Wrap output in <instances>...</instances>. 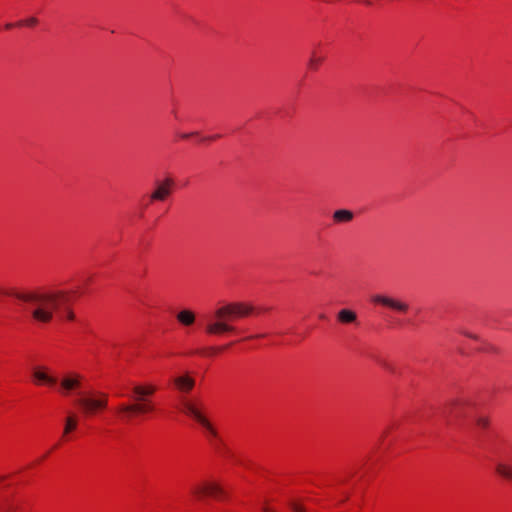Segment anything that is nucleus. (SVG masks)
Listing matches in <instances>:
<instances>
[{
  "label": "nucleus",
  "instance_id": "1",
  "mask_svg": "<svg viewBox=\"0 0 512 512\" xmlns=\"http://www.w3.org/2000/svg\"><path fill=\"white\" fill-rule=\"evenodd\" d=\"M12 295L29 304L32 317L38 322L48 323L53 319L54 314L61 320H74L71 296L66 291H30Z\"/></svg>",
  "mask_w": 512,
  "mask_h": 512
},
{
  "label": "nucleus",
  "instance_id": "2",
  "mask_svg": "<svg viewBox=\"0 0 512 512\" xmlns=\"http://www.w3.org/2000/svg\"><path fill=\"white\" fill-rule=\"evenodd\" d=\"M254 307L243 302H232L215 309L205 317V331L209 335L235 333L236 328L230 323L236 318L250 315Z\"/></svg>",
  "mask_w": 512,
  "mask_h": 512
},
{
  "label": "nucleus",
  "instance_id": "3",
  "mask_svg": "<svg viewBox=\"0 0 512 512\" xmlns=\"http://www.w3.org/2000/svg\"><path fill=\"white\" fill-rule=\"evenodd\" d=\"M83 413L86 415H92L99 410L106 409L108 405V397L105 393L98 392L90 396H83L76 400Z\"/></svg>",
  "mask_w": 512,
  "mask_h": 512
},
{
  "label": "nucleus",
  "instance_id": "4",
  "mask_svg": "<svg viewBox=\"0 0 512 512\" xmlns=\"http://www.w3.org/2000/svg\"><path fill=\"white\" fill-rule=\"evenodd\" d=\"M181 410L183 413L198 422L211 436H217L216 430L206 418V416L202 413L201 408L197 404L190 400L183 399L181 402Z\"/></svg>",
  "mask_w": 512,
  "mask_h": 512
},
{
  "label": "nucleus",
  "instance_id": "5",
  "mask_svg": "<svg viewBox=\"0 0 512 512\" xmlns=\"http://www.w3.org/2000/svg\"><path fill=\"white\" fill-rule=\"evenodd\" d=\"M120 414H123L125 420H129L133 415L149 414L155 411V405L150 399L134 401V403H122L117 408Z\"/></svg>",
  "mask_w": 512,
  "mask_h": 512
},
{
  "label": "nucleus",
  "instance_id": "6",
  "mask_svg": "<svg viewBox=\"0 0 512 512\" xmlns=\"http://www.w3.org/2000/svg\"><path fill=\"white\" fill-rule=\"evenodd\" d=\"M191 493L199 500L206 496L221 498L226 496L223 487L215 481H202L191 487Z\"/></svg>",
  "mask_w": 512,
  "mask_h": 512
},
{
  "label": "nucleus",
  "instance_id": "7",
  "mask_svg": "<svg viewBox=\"0 0 512 512\" xmlns=\"http://www.w3.org/2000/svg\"><path fill=\"white\" fill-rule=\"evenodd\" d=\"M471 403L467 400H452L442 411V415L448 423L464 418L468 414Z\"/></svg>",
  "mask_w": 512,
  "mask_h": 512
},
{
  "label": "nucleus",
  "instance_id": "8",
  "mask_svg": "<svg viewBox=\"0 0 512 512\" xmlns=\"http://www.w3.org/2000/svg\"><path fill=\"white\" fill-rule=\"evenodd\" d=\"M372 301L400 313H406L409 310V305L406 302L384 295H374Z\"/></svg>",
  "mask_w": 512,
  "mask_h": 512
},
{
  "label": "nucleus",
  "instance_id": "9",
  "mask_svg": "<svg viewBox=\"0 0 512 512\" xmlns=\"http://www.w3.org/2000/svg\"><path fill=\"white\" fill-rule=\"evenodd\" d=\"M174 181L172 178H166L161 182H158L155 190L151 194L152 201H164L172 191Z\"/></svg>",
  "mask_w": 512,
  "mask_h": 512
},
{
  "label": "nucleus",
  "instance_id": "10",
  "mask_svg": "<svg viewBox=\"0 0 512 512\" xmlns=\"http://www.w3.org/2000/svg\"><path fill=\"white\" fill-rule=\"evenodd\" d=\"M81 386V376L79 374H68L62 378L60 388L64 395L73 390H77Z\"/></svg>",
  "mask_w": 512,
  "mask_h": 512
},
{
  "label": "nucleus",
  "instance_id": "11",
  "mask_svg": "<svg viewBox=\"0 0 512 512\" xmlns=\"http://www.w3.org/2000/svg\"><path fill=\"white\" fill-rule=\"evenodd\" d=\"M156 390V386L152 384L136 385L132 388V398L134 401L149 399V397L152 396L156 392Z\"/></svg>",
  "mask_w": 512,
  "mask_h": 512
},
{
  "label": "nucleus",
  "instance_id": "12",
  "mask_svg": "<svg viewBox=\"0 0 512 512\" xmlns=\"http://www.w3.org/2000/svg\"><path fill=\"white\" fill-rule=\"evenodd\" d=\"M33 378L38 383H44L50 386H54L57 383V379L50 376L45 369L35 368L33 371Z\"/></svg>",
  "mask_w": 512,
  "mask_h": 512
},
{
  "label": "nucleus",
  "instance_id": "13",
  "mask_svg": "<svg viewBox=\"0 0 512 512\" xmlns=\"http://www.w3.org/2000/svg\"><path fill=\"white\" fill-rule=\"evenodd\" d=\"M174 384L181 392H189L194 387L195 381L189 376H179L174 379Z\"/></svg>",
  "mask_w": 512,
  "mask_h": 512
},
{
  "label": "nucleus",
  "instance_id": "14",
  "mask_svg": "<svg viewBox=\"0 0 512 512\" xmlns=\"http://www.w3.org/2000/svg\"><path fill=\"white\" fill-rule=\"evenodd\" d=\"M332 217L336 223H348L353 220L354 214L348 209H339L333 213Z\"/></svg>",
  "mask_w": 512,
  "mask_h": 512
},
{
  "label": "nucleus",
  "instance_id": "15",
  "mask_svg": "<svg viewBox=\"0 0 512 512\" xmlns=\"http://www.w3.org/2000/svg\"><path fill=\"white\" fill-rule=\"evenodd\" d=\"M337 319L343 324H350L357 320V315L350 309H342L338 312Z\"/></svg>",
  "mask_w": 512,
  "mask_h": 512
},
{
  "label": "nucleus",
  "instance_id": "16",
  "mask_svg": "<svg viewBox=\"0 0 512 512\" xmlns=\"http://www.w3.org/2000/svg\"><path fill=\"white\" fill-rule=\"evenodd\" d=\"M78 425V417L76 414H69L65 419V426L63 430V437L74 431Z\"/></svg>",
  "mask_w": 512,
  "mask_h": 512
},
{
  "label": "nucleus",
  "instance_id": "17",
  "mask_svg": "<svg viewBox=\"0 0 512 512\" xmlns=\"http://www.w3.org/2000/svg\"><path fill=\"white\" fill-rule=\"evenodd\" d=\"M177 320L184 326H191L195 322V314L190 310H182L177 314Z\"/></svg>",
  "mask_w": 512,
  "mask_h": 512
},
{
  "label": "nucleus",
  "instance_id": "18",
  "mask_svg": "<svg viewBox=\"0 0 512 512\" xmlns=\"http://www.w3.org/2000/svg\"><path fill=\"white\" fill-rule=\"evenodd\" d=\"M496 472L503 478L512 481V466L505 463L496 465Z\"/></svg>",
  "mask_w": 512,
  "mask_h": 512
},
{
  "label": "nucleus",
  "instance_id": "19",
  "mask_svg": "<svg viewBox=\"0 0 512 512\" xmlns=\"http://www.w3.org/2000/svg\"><path fill=\"white\" fill-rule=\"evenodd\" d=\"M324 57L318 56L315 51L311 53V57L308 62V67L312 70H317L319 65L323 62Z\"/></svg>",
  "mask_w": 512,
  "mask_h": 512
},
{
  "label": "nucleus",
  "instance_id": "20",
  "mask_svg": "<svg viewBox=\"0 0 512 512\" xmlns=\"http://www.w3.org/2000/svg\"><path fill=\"white\" fill-rule=\"evenodd\" d=\"M288 505L293 512H306L305 506H303L301 503L297 501H289Z\"/></svg>",
  "mask_w": 512,
  "mask_h": 512
},
{
  "label": "nucleus",
  "instance_id": "21",
  "mask_svg": "<svg viewBox=\"0 0 512 512\" xmlns=\"http://www.w3.org/2000/svg\"><path fill=\"white\" fill-rule=\"evenodd\" d=\"M38 24V19L36 17H30L26 20L19 21L16 26H29L33 27Z\"/></svg>",
  "mask_w": 512,
  "mask_h": 512
},
{
  "label": "nucleus",
  "instance_id": "22",
  "mask_svg": "<svg viewBox=\"0 0 512 512\" xmlns=\"http://www.w3.org/2000/svg\"><path fill=\"white\" fill-rule=\"evenodd\" d=\"M476 425L479 427V428H487L488 425H489V420L488 418L486 417H483V416H480L476 419Z\"/></svg>",
  "mask_w": 512,
  "mask_h": 512
},
{
  "label": "nucleus",
  "instance_id": "23",
  "mask_svg": "<svg viewBox=\"0 0 512 512\" xmlns=\"http://www.w3.org/2000/svg\"><path fill=\"white\" fill-rule=\"evenodd\" d=\"M380 364H381L384 368H386L387 370H389V371L393 372V368H392L390 365H388L386 362H384V361H380Z\"/></svg>",
  "mask_w": 512,
  "mask_h": 512
},
{
  "label": "nucleus",
  "instance_id": "24",
  "mask_svg": "<svg viewBox=\"0 0 512 512\" xmlns=\"http://www.w3.org/2000/svg\"><path fill=\"white\" fill-rule=\"evenodd\" d=\"M194 134H195V133H182V134H180V137H181L182 139H187V138H189L190 136H192V135H194Z\"/></svg>",
  "mask_w": 512,
  "mask_h": 512
},
{
  "label": "nucleus",
  "instance_id": "25",
  "mask_svg": "<svg viewBox=\"0 0 512 512\" xmlns=\"http://www.w3.org/2000/svg\"><path fill=\"white\" fill-rule=\"evenodd\" d=\"M13 26H14V24L8 23V24L5 25V28L6 29H11Z\"/></svg>",
  "mask_w": 512,
  "mask_h": 512
},
{
  "label": "nucleus",
  "instance_id": "26",
  "mask_svg": "<svg viewBox=\"0 0 512 512\" xmlns=\"http://www.w3.org/2000/svg\"><path fill=\"white\" fill-rule=\"evenodd\" d=\"M208 351L210 354H214L215 352H217L215 348H209Z\"/></svg>",
  "mask_w": 512,
  "mask_h": 512
},
{
  "label": "nucleus",
  "instance_id": "27",
  "mask_svg": "<svg viewBox=\"0 0 512 512\" xmlns=\"http://www.w3.org/2000/svg\"><path fill=\"white\" fill-rule=\"evenodd\" d=\"M366 5H371V2L369 0H361Z\"/></svg>",
  "mask_w": 512,
  "mask_h": 512
},
{
  "label": "nucleus",
  "instance_id": "28",
  "mask_svg": "<svg viewBox=\"0 0 512 512\" xmlns=\"http://www.w3.org/2000/svg\"><path fill=\"white\" fill-rule=\"evenodd\" d=\"M466 336L470 337V338H476L474 335L472 334H468V333H465Z\"/></svg>",
  "mask_w": 512,
  "mask_h": 512
},
{
  "label": "nucleus",
  "instance_id": "29",
  "mask_svg": "<svg viewBox=\"0 0 512 512\" xmlns=\"http://www.w3.org/2000/svg\"><path fill=\"white\" fill-rule=\"evenodd\" d=\"M4 512H11V509H10V508H7V509H5V511H4Z\"/></svg>",
  "mask_w": 512,
  "mask_h": 512
}]
</instances>
